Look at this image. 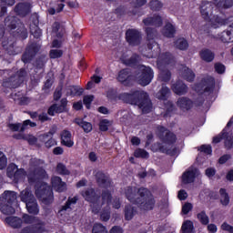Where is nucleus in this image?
I'll list each match as a JSON object with an SVG mask.
<instances>
[{
	"label": "nucleus",
	"instance_id": "1",
	"mask_svg": "<svg viewBox=\"0 0 233 233\" xmlns=\"http://www.w3.org/2000/svg\"><path fill=\"white\" fill-rule=\"evenodd\" d=\"M4 23L7 30H15V28H17L16 31L13 33V36L7 38V41L5 40V30L0 28V42L2 41L3 48L6 50L9 56H15V49H14L15 42L12 41V39H21L25 41V39L28 37V31L25 28V24L22 23L21 19L17 16L8 15L5 18Z\"/></svg>",
	"mask_w": 233,
	"mask_h": 233
},
{
	"label": "nucleus",
	"instance_id": "2",
	"mask_svg": "<svg viewBox=\"0 0 233 233\" xmlns=\"http://www.w3.org/2000/svg\"><path fill=\"white\" fill-rule=\"evenodd\" d=\"M126 198L140 210L149 212L156 208V198L148 187L127 186L125 188Z\"/></svg>",
	"mask_w": 233,
	"mask_h": 233
},
{
	"label": "nucleus",
	"instance_id": "3",
	"mask_svg": "<svg viewBox=\"0 0 233 233\" xmlns=\"http://www.w3.org/2000/svg\"><path fill=\"white\" fill-rule=\"evenodd\" d=\"M118 99L127 105H135L142 110L143 114H150L152 110V101L148 93L145 91L136 90L131 93H121Z\"/></svg>",
	"mask_w": 233,
	"mask_h": 233
},
{
	"label": "nucleus",
	"instance_id": "4",
	"mask_svg": "<svg viewBox=\"0 0 233 233\" xmlns=\"http://www.w3.org/2000/svg\"><path fill=\"white\" fill-rule=\"evenodd\" d=\"M35 194L39 201L50 207L54 203V190L46 182H38L35 185Z\"/></svg>",
	"mask_w": 233,
	"mask_h": 233
},
{
	"label": "nucleus",
	"instance_id": "5",
	"mask_svg": "<svg viewBox=\"0 0 233 233\" xmlns=\"http://www.w3.org/2000/svg\"><path fill=\"white\" fill-rule=\"evenodd\" d=\"M17 199V193L15 191H5L2 194V202L0 203V211L5 216L15 214V208L12 207Z\"/></svg>",
	"mask_w": 233,
	"mask_h": 233
},
{
	"label": "nucleus",
	"instance_id": "6",
	"mask_svg": "<svg viewBox=\"0 0 233 233\" xmlns=\"http://www.w3.org/2000/svg\"><path fill=\"white\" fill-rule=\"evenodd\" d=\"M215 88L216 78L208 76L201 78V80L195 85L194 90L198 96H203V94H212Z\"/></svg>",
	"mask_w": 233,
	"mask_h": 233
},
{
	"label": "nucleus",
	"instance_id": "7",
	"mask_svg": "<svg viewBox=\"0 0 233 233\" xmlns=\"http://www.w3.org/2000/svg\"><path fill=\"white\" fill-rule=\"evenodd\" d=\"M39 50H41V45L37 44V42L29 43L21 56L23 64L28 65L32 63V61H34V57L39 54Z\"/></svg>",
	"mask_w": 233,
	"mask_h": 233
},
{
	"label": "nucleus",
	"instance_id": "8",
	"mask_svg": "<svg viewBox=\"0 0 233 233\" xmlns=\"http://www.w3.org/2000/svg\"><path fill=\"white\" fill-rule=\"evenodd\" d=\"M140 75L137 77V83L141 86H148L154 79V70L150 66L141 65L139 67Z\"/></svg>",
	"mask_w": 233,
	"mask_h": 233
},
{
	"label": "nucleus",
	"instance_id": "9",
	"mask_svg": "<svg viewBox=\"0 0 233 233\" xmlns=\"http://www.w3.org/2000/svg\"><path fill=\"white\" fill-rule=\"evenodd\" d=\"M125 38L129 46H139L143 41V35L138 29L129 28L126 31Z\"/></svg>",
	"mask_w": 233,
	"mask_h": 233
},
{
	"label": "nucleus",
	"instance_id": "10",
	"mask_svg": "<svg viewBox=\"0 0 233 233\" xmlns=\"http://www.w3.org/2000/svg\"><path fill=\"white\" fill-rule=\"evenodd\" d=\"M26 174L25 168L17 167V165L15 163H11L8 165L6 168V176L9 179H13L15 183H19L20 179H23V176Z\"/></svg>",
	"mask_w": 233,
	"mask_h": 233
},
{
	"label": "nucleus",
	"instance_id": "11",
	"mask_svg": "<svg viewBox=\"0 0 233 233\" xmlns=\"http://www.w3.org/2000/svg\"><path fill=\"white\" fill-rule=\"evenodd\" d=\"M70 109H68V99H66V97H64L61 98L60 104H52L47 109V114L48 116L54 117L56 114H65Z\"/></svg>",
	"mask_w": 233,
	"mask_h": 233
},
{
	"label": "nucleus",
	"instance_id": "12",
	"mask_svg": "<svg viewBox=\"0 0 233 233\" xmlns=\"http://www.w3.org/2000/svg\"><path fill=\"white\" fill-rule=\"evenodd\" d=\"M158 139L164 143V145H168L172 147V145H176V141H177V137L176 134L167 129L165 127H161L158 132Z\"/></svg>",
	"mask_w": 233,
	"mask_h": 233
},
{
	"label": "nucleus",
	"instance_id": "13",
	"mask_svg": "<svg viewBox=\"0 0 233 233\" xmlns=\"http://www.w3.org/2000/svg\"><path fill=\"white\" fill-rule=\"evenodd\" d=\"M214 10H218L216 2H208L207 0L202 1L200 5V14L204 20L210 21V17H212Z\"/></svg>",
	"mask_w": 233,
	"mask_h": 233
},
{
	"label": "nucleus",
	"instance_id": "14",
	"mask_svg": "<svg viewBox=\"0 0 233 233\" xmlns=\"http://www.w3.org/2000/svg\"><path fill=\"white\" fill-rule=\"evenodd\" d=\"M95 179L96 181V184L101 188H110L112 187V178L110 177V175L107 173H104L101 170L96 171L95 174Z\"/></svg>",
	"mask_w": 233,
	"mask_h": 233
},
{
	"label": "nucleus",
	"instance_id": "15",
	"mask_svg": "<svg viewBox=\"0 0 233 233\" xmlns=\"http://www.w3.org/2000/svg\"><path fill=\"white\" fill-rule=\"evenodd\" d=\"M46 178V170L43 167L35 168L32 173L27 176V181L30 185L34 183H41L42 179Z\"/></svg>",
	"mask_w": 233,
	"mask_h": 233
},
{
	"label": "nucleus",
	"instance_id": "16",
	"mask_svg": "<svg viewBox=\"0 0 233 233\" xmlns=\"http://www.w3.org/2000/svg\"><path fill=\"white\" fill-rule=\"evenodd\" d=\"M77 201H79V197H68L67 200L66 201L65 205L61 206L57 214L58 216H65L66 212H72L74 208H76V205H77Z\"/></svg>",
	"mask_w": 233,
	"mask_h": 233
},
{
	"label": "nucleus",
	"instance_id": "17",
	"mask_svg": "<svg viewBox=\"0 0 233 233\" xmlns=\"http://www.w3.org/2000/svg\"><path fill=\"white\" fill-rule=\"evenodd\" d=\"M145 32L147 35V49L152 50L154 46H157V49L160 52L159 44L155 40L156 35H157V30L154 27H147Z\"/></svg>",
	"mask_w": 233,
	"mask_h": 233
},
{
	"label": "nucleus",
	"instance_id": "18",
	"mask_svg": "<svg viewBox=\"0 0 233 233\" xmlns=\"http://www.w3.org/2000/svg\"><path fill=\"white\" fill-rule=\"evenodd\" d=\"M208 23H211L212 28H219V26H223L225 25H231L233 23V16H229L226 19L221 18V16L218 15H212L209 20H206Z\"/></svg>",
	"mask_w": 233,
	"mask_h": 233
},
{
	"label": "nucleus",
	"instance_id": "19",
	"mask_svg": "<svg viewBox=\"0 0 233 233\" xmlns=\"http://www.w3.org/2000/svg\"><path fill=\"white\" fill-rule=\"evenodd\" d=\"M80 194L87 203H99V200L101 199V196L96 194L94 187H88L81 191Z\"/></svg>",
	"mask_w": 233,
	"mask_h": 233
},
{
	"label": "nucleus",
	"instance_id": "20",
	"mask_svg": "<svg viewBox=\"0 0 233 233\" xmlns=\"http://www.w3.org/2000/svg\"><path fill=\"white\" fill-rule=\"evenodd\" d=\"M117 81L124 86H132L134 85V76L130 75V70L121 69L118 73Z\"/></svg>",
	"mask_w": 233,
	"mask_h": 233
},
{
	"label": "nucleus",
	"instance_id": "21",
	"mask_svg": "<svg viewBox=\"0 0 233 233\" xmlns=\"http://www.w3.org/2000/svg\"><path fill=\"white\" fill-rule=\"evenodd\" d=\"M60 143L62 147H66V148H72L74 147V138L72 137V132L68 129H64L60 133Z\"/></svg>",
	"mask_w": 233,
	"mask_h": 233
},
{
	"label": "nucleus",
	"instance_id": "22",
	"mask_svg": "<svg viewBox=\"0 0 233 233\" xmlns=\"http://www.w3.org/2000/svg\"><path fill=\"white\" fill-rule=\"evenodd\" d=\"M2 86H3V88H5V90L4 92L5 94H8V90L19 88V86H21V84L18 82V80L13 75V76L6 77L3 80Z\"/></svg>",
	"mask_w": 233,
	"mask_h": 233
},
{
	"label": "nucleus",
	"instance_id": "23",
	"mask_svg": "<svg viewBox=\"0 0 233 233\" xmlns=\"http://www.w3.org/2000/svg\"><path fill=\"white\" fill-rule=\"evenodd\" d=\"M198 172L199 169L196 167L186 170L182 174V183H184V185H190V183H194V181H196V177H198Z\"/></svg>",
	"mask_w": 233,
	"mask_h": 233
},
{
	"label": "nucleus",
	"instance_id": "24",
	"mask_svg": "<svg viewBox=\"0 0 233 233\" xmlns=\"http://www.w3.org/2000/svg\"><path fill=\"white\" fill-rule=\"evenodd\" d=\"M20 233H45V223L39 221L36 224H32L23 228Z\"/></svg>",
	"mask_w": 233,
	"mask_h": 233
},
{
	"label": "nucleus",
	"instance_id": "25",
	"mask_svg": "<svg viewBox=\"0 0 233 233\" xmlns=\"http://www.w3.org/2000/svg\"><path fill=\"white\" fill-rule=\"evenodd\" d=\"M142 23L145 26H157L159 28L160 26H163V17L159 15H154L153 16L144 18Z\"/></svg>",
	"mask_w": 233,
	"mask_h": 233
},
{
	"label": "nucleus",
	"instance_id": "26",
	"mask_svg": "<svg viewBox=\"0 0 233 233\" xmlns=\"http://www.w3.org/2000/svg\"><path fill=\"white\" fill-rule=\"evenodd\" d=\"M177 106L180 110H183V112L185 111L188 112V110H192L194 106V101H192V99L187 96H181L177 101Z\"/></svg>",
	"mask_w": 233,
	"mask_h": 233
},
{
	"label": "nucleus",
	"instance_id": "27",
	"mask_svg": "<svg viewBox=\"0 0 233 233\" xmlns=\"http://www.w3.org/2000/svg\"><path fill=\"white\" fill-rule=\"evenodd\" d=\"M171 90L177 96H185L188 92V86L181 80H177L176 83L171 85Z\"/></svg>",
	"mask_w": 233,
	"mask_h": 233
},
{
	"label": "nucleus",
	"instance_id": "28",
	"mask_svg": "<svg viewBox=\"0 0 233 233\" xmlns=\"http://www.w3.org/2000/svg\"><path fill=\"white\" fill-rule=\"evenodd\" d=\"M14 12L19 17H26L30 14V5L25 2L18 3L14 8Z\"/></svg>",
	"mask_w": 233,
	"mask_h": 233
},
{
	"label": "nucleus",
	"instance_id": "29",
	"mask_svg": "<svg viewBox=\"0 0 233 233\" xmlns=\"http://www.w3.org/2000/svg\"><path fill=\"white\" fill-rule=\"evenodd\" d=\"M218 39L222 43H233V22L228 25V29L218 34Z\"/></svg>",
	"mask_w": 233,
	"mask_h": 233
},
{
	"label": "nucleus",
	"instance_id": "30",
	"mask_svg": "<svg viewBox=\"0 0 233 233\" xmlns=\"http://www.w3.org/2000/svg\"><path fill=\"white\" fill-rule=\"evenodd\" d=\"M51 185L56 192H65L66 190V183L63 181L61 177H52Z\"/></svg>",
	"mask_w": 233,
	"mask_h": 233
},
{
	"label": "nucleus",
	"instance_id": "31",
	"mask_svg": "<svg viewBox=\"0 0 233 233\" xmlns=\"http://www.w3.org/2000/svg\"><path fill=\"white\" fill-rule=\"evenodd\" d=\"M156 152H160L161 154H167V156H176L177 154V147L168 148L165 147L161 142H157L154 144Z\"/></svg>",
	"mask_w": 233,
	"mask_h": 233
},
{
	"label": "nucleus",
	"instance_id": "32",
	"mask_svg": "<svg viewBox=\"0 0 233 233\" xmlns=\"http://www.w3.org/2000/svg\"><path fill=\"white\" fill-rule=\"evenodd\" d=\"M199 57L205 63H212L216 59V54L209 48H203L199 51Z\"/></svg>",
	"mask_w": 233,
	"mask_h": 233
},
{
	"label": "nucleus",
	"instance_id": "33",
	"mask_svg": "<svg viewBox=\"0 0 233 233\" xmlns=\"http://www.w3.org/2000/svg\"><path fill=\"white\" fill-rule=\"evenodd\" d=\"M153 57H158L159 61L164 65H170L172 63V54L170 52L162 53L157 48V52L153 53Z\"/></svg>",
	"mask_w": 233,
	"mask_h": 233
},
{
	"label": "nucleus",
	"instance_id": "34",
	"mask_svg": "<svg viewBox=\"0 0 233 233\" xmlns=\"http://www.w3.org/2000/svg\"><path fill=\"white\" fill-rule=\"evenodd\" d=\"M137 214V208L132 206L131 204H127L124 208V218L126 221H132L134 219V216Z\"/></svg>",
	"mask_w": 233,
	"mask_h": 233
},
{
	"label": "nucleus",
	"instance_id": "35",
	"mask_svg": "<svg viewBox=\"0 0 233 233\" xmlns=\"http://www.w3.org/2000/svg\"><path fill=\"white\" fill-rule=\"evenodd\" d=\"M20 199L23 203H30L32 201L35 200V197L34 196V193H32V190L28 187L22 190L20 193Z\"/></svg>",
	"mask_w": 233,
	"mask_h": 233
},
{
	"label": "nucleus",
	"instance_id": "36",
	"mask_svg": "<svg viewBox=\"0 0 233 233\" xmlns=\"http://www.w3.org/2000/svg\"><path fill=\"white\" fill-rule=\"evenodd\" d=\"M162 34L164 37L172 39L176 36V26L172 23L167 22L163 28Z\"/></svg>",
	"mask_w": 233,
	"mask_h": 233
},
{
	"label": "nucleus",
	"instance_id": "37",
	"mask_svg": "<svg viewBox=\"0 0 233 233\" xmlns=\"http://www.w3.org/2000/svg\"><path fill=\"white\" fill-rule=\"evenodd\" d=\"M25 208L31 216H37L39 214V204H37V199L25 204Z\"/></svg>",
	"mask_w": 233,
	"mask_h": 233
},
{
	"label": "nucleus",
	"instance_id": "38",
	"mask_svg": "<svg viewBox=\"0 0 233 233\" xmlns=\"http://www.w3.org/2000/svg\"><path fill=\"white\" fill-rule=\"evenodd\" d=\"M48 61L46 55H40L37 56L34 62V66L35 70H45V66Z\"/></svg>",
	"mask_w": 233,
	"mask_h": 233
},
{
	"label": "nucleus",
	"instance_id": "39",
	"mask_svg": "<svg viewBox=\"0 0 233 233\" xmlns=\"http://www.w3.org/2000/svg\"><path fill=\"white\" fill-rule=\"evenodd\" d=\"M75 123L78 125L80 128H83L86 134H90V131L93 130L92 123L86 122L83 120V118H76Z\"/></svg>",
	"mask_w": 233,
	"mask_h": 233
},
{
	"label": "nucleus",
	"instance_id": "40",
	"mask_svg": "<svg viewBox=\"0 0 233 233\" xmlns=\"http://www.w3.org/2000/svg\"><path fill=\"white\" fill-rule=\"evenodd\" d=\"M5 222L12 227V228H21L23 227V219L18 217H7Z\"/></svg>",
	"mask_w": 233,
	"mask_h": 233
},
{
	"label": "nucleus",
	"instance_id": "41",
	"mask_svg": "<svg viewBox=\"0 0 233 233\" xmlns=\"http://www.w3.org/2000/svg\"><path fill=\"white\" fill-rule=\"evenodd\" d=\"M83 92H85V89L78 86H69L67 87V96H71V97L83 96Z\"/></svg>",
	"mask_w": 233,
	"mask_h": 233
},
{
	"label": "nucleus",
	"instance_id": "42",
	"mask_svg": "<svg viewBox=\"0 0 233 233\" xmlns=\"http://www.w3.org/2000/svg\"><path fill=\"white\" fill-rule=\"evenodd\" d=\"M15 0H0V17H3L8 11L6 6H14Z\"/></svg>",
	"mask_w": 233,
	"mask_h": 233
},
{
	"label": "nucleus",
	"instance_id": "43",
	"mask_svg": "<svg viewBox=\"0 0 233 233\" xmlns=\"http://www.w3.org/2000/svg\"><path fill=\"white\" fill-rule=\"evenodd\" d=\"M139 59H141V56L134 53L130 58L124 59L123 64L126 65V66H137L139 64Z\"/></svg>",
	"mask_w": 233,
	"mask_h": 233
},
{
	"label": "nucleus",
	"instance_id": "44",
	"mask_svg": "<svg viewBox=\"0 0 233 233\" xmlns=\"http://www.w3.org/2000/svg\"><path fill=\"white\" fill-rule=\"evenodd\" d=\"M170 88L167 86H162L161 89L157 92V97L159 101H168V97H170Z\"/></svg>",
	"mask_w": 233,
	"mask_h": 233
},
{
	"label": "nucleus",
	"instance_id": "45",
	"mask_svg": "<svg viewBox=\"0 0 233 233\" xmlns=\"http://www.w3.org/2000/svg\"><path fill=\"white\" fill-rule=\"evenodd\" d=\"M182 77L188 83H194V79H196V73H194L192 69L185 67L182 71Z\"/></svg>",
	"mask_w": 233,
	"mask_h": 233
},
{
	"label": "nucleus",
	"instance_id": "46",
	"mask_svg": "<svg viewBox=\"0 0 233 233\" xmlns=\"http://www.w3.org/2000/svg\"><path fill=\"white\" fill-rule=\"evenodd\" d=\"M101 198L102 205H105V203H106L107 207H110V205H112V191H110L108 188L102 190Z\"/></svg>",
	"mask_w": 233,
	"mask_h": 233
},
{
	"label": "nucleus",
	"instance_id": "47",
	"mask_svg": "<svg viewBox=\"0 0 233 233\" xmlns=\"http://www.w3.org/2000/svg\"><path fill=\"white\" fill-rule=\"evenodd\" d=\"M219 195H220V203L223 205V207H228L230 204V196L227 192L226 188L221 187L219 189Z\"/></svg>",
	"mask_w": 233,
	"mask_h": 233
},
{
	"label": "nucleus",
	"instance_id": "48",
	"mask_svg": "<svg viewBox=\"0 0 233 233\" xmlns=\"http://www.w3.org/2000/svg\"><path fill=\"white\" fill-rule=\"evenodd\" d=\"M22 219L25 225H34V223L37 224L41 221L35 215L32 216L28 214H24Z\"/></svg>",
	"mask_w": 233,
	"mask_h": 233
},
{
	"label": "nucleus",
	"instance_id": "49",
	"mask_svg": "<svg viewBox=\"0 0 233 233\" xmlns=\"http://www.w3.org/2000/svg\"><path fill=\"white\" fill-rule=\"evenodd\" d=\"M175 46L178 50H188V41H187L185 38H177L175 41Z\"/></svg>",
	"mask_w": 233,
	"mask_h": 233
},
{
	"label": "nucleus",
	"instance_id": "50",
	"mask_svg": "<svg viewBox=\"0 0 233 233\" xmlns=\"http://www.w3.org/2000/svg\"><path fill=\"white\" fill-rule=\"evenodd\" d=\"M15 78H16V81L20 85H23L25 83V77H26V69L25 68H20L15 74L13 75Z\"/></svg>",
	"mask_w": 233,
	"mask_h": 233
},
{
	"label": "nucleus",
	"instance_id": "51",
	"mask_svg": "<svg viewBox=\"0 0 233 233\" xmlns=\"http://www.w3.org/2000/svg\"><path fill=\"white\" fill-rule=\"evenodd\" d=\"M197 218L198 219L199 223H201V225H208V223H210V218L205 210L198 213Z\"/></svg>",
	"mask_w": 233,
	"mask_h": 233
},
{
	"label": "nucleus",
	"instance_id": "52",
	"mask_svg": "<svg viewBox=\"0 0 233 233\" xmlns=\"http://www.w3.org/2000/svg\"><path fill=\"white\" fill-rule=\"evenodd\" d=\"M134 157L141 159H148V157H150V154L143 148H137L134 152Z\"/></svg>",
	"mask_w": 233,
	"mask_h": 233
},
{
	"label": "nucleus",
	"instance_id": "53",
	"mask_svg": "<svg viewBox=\"0 0 233 233\" xmlns=\"http://www.w3.org/2000/svg\"><path fill=\"white\" fill-rule=\"evenodd\" d=\"M132 5L134 6V10L132 11L133 15H139L137 10L147 5V0H133Z\"/></svg>",
	"mask_w": 233,
	"mask_h": 233
},
{
	"label": "nucleus",
	"instance_id": "54",
	"mask_svg": "<svg viewBox=\"0 0 233 233\" xmlns=\"http://www.w3.org/2000/svg\"><path fill=\"white\" fill-rule=\"evenodd\" d=\"M218 8H231L233 0H215Z\"/></svg>",
	"mask_w": 233,
	"mask_h": 233
},
{
	"label": "nucleus",
	"instance_id": "55",
	"mask_svg": "<svg viewBox=\"0 0 233 233\" xmlns=\"http://www.w3.org/2000/svg\"><path fill=\"white\" fill-rule=\"evenodd\" d=\"M98 127H99L100 132H108V127H112V121L106 118H104L100 120Z\"/></svg>",
	"mask_w": 233,
	"mask_h": 233
},
{
	"label": "nucleus",
	"instance_id": "56",
	"mask_svg": "<svg viewBox=\"0 0 233 233\" xmlns=\"http://www.w3.org/2000/svg\"><path fill=\"white\" fill-rule=\"evenodd\" d=\"M148 5L153 12H159L163 8V3L159 0H151Z\"/></svg>",
	"mask_w": 233,
	"mask_h": 233
},
{
	"label": "nucleus",
	"instance_id": "57",
	"mask_svg": "<svg viewBox=\"0 0 233 233\" xmlns=\"http://www.w3.org/2000/svg\"><path fill=\"white\" fill-rule=\"evenodd\" d=\"M182 233H192L194 223L191 220H186L181 227Z\"/></svg>",
	"mask_w": 233,
	"mask_h": 233
},
{
	"label": "nucleus",
	"instance_id": "58",
	"mask_svg": "<svg viewBox=\"0 0 233 233\" xmlns=\"http://www.w3.org/2000/svg\"><path fill=\"white\" fill-rule=\"evenodd\" d=\"M110 206L105 207L100 212V219L102 221H108L110 219Z\"/></svg>",
	"mask_w": 233,
	"mask_h": 233
},
{
	"label": "nucleus",
	"instance_id": "59",
	"mask_svg": "<svg viewBox=\"0 0 233 233\" xmlns=\"http://www.w3.org/2000/svg\"><path fill=\"white\" fill-rule=\"evenodd\" d=\"M228 132H227V130L224 128L219 135L213 137V143L215 144L221 143V141H223L225 137H228Z\"/></svg>",
	"mask_w": 233,
	"mask_h": 233
},
{
	"label": "nucleus",
	"instance_id": "60",
	"mask_svg": "<svg viewBox=\"0 0 233 233\" xmlns=\"http://www.w3.org/2000/svg\"><path fill=\"white\" fill-rule=\"evenodd\" d=\"M28 127H30L31 128H34L37 127V124L35 122H32L30 119L25 120L23 124H21L20 132H25V130H26Z\"/></svg>",
	"mask_w": 233,
	"mask_h": 233
},
{
	"label": "nucleus",
	"instance_id": "61",
	"mask_svg": "<svg viewBox=\"0 0 233 233\" xmlns=\"http://www.w3.org/2000/svg\"><path fill=\"white\" fill-rule=\"evenodd\" d=\"M56 172L60 174L61 176H68L70 174V171L66 169V166L63 163H58L56 166Z\"/></svg>",
	"mask_w": 233,
	"mask_h": 233
},
{
	"label": "nucleus",
	"instance_id": "62",
	"mask_svg": "<svg viewBox=\"0 0 233 233\" xmlns=\"http://www.w3.org/2000/svg\"><path fill=\"white\" fill-rule=\"evenodd\" d=\"M49 56L51 59H59V57H63V50L51 49L49 52Z\"/></svg>",
	"mask_w": 233,
	"mask_h": 233
},
{
	"label": "nucleus",
	"instance_id": "63",
	"mask_svg": "<svg viewBox=\"0 0 233 233\" xmlns=\"http://www.w3.org/2000/svg\"><path fill=\"white\" fill-rule=\"evenodd\" d=\"M93 233H108L106 230V227L103 226V224H95L92 229Z\"/></svg>",
	"mask_w": 233,
	"mask_h": 233
},
{
	"label": "nucleus",
	"instance_id": "64",
	"mask_svg": "<svg viewBox=\"0 0 233 233\" xmlns=\"http://www.w3.org/2000/svg\"><path fill=\"white\" fill-rule=\"evenodd\" d=\"M225 141H224V147L225 148H227V150H231V148H233V137H228H228H224Z\"/></svg>",
	"mask_w": 233,
	"mask_h": 233
}]
</instances>
